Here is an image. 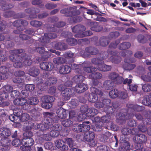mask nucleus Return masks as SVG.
<instances>
[{
    "mask_svg": "<svg viewBox=\"0 0 151 151\" xmlns=\"http://www.w3.org/2000/svg\"><path fill=\"white\" fill-rule=\"evenodd\" d=\"M124 137H122L120 138V140L121 143H122L123 147L126 150H129L130 147V145L129 142L128 141L129 140V137L125 138Z\"/></svg>",
    "mask_w": 151,
    "mask_h": 151,
    "instance_id": "5701e85b",
    "label": "nucleus"
},
{
    "mask_svg": "<svg viewBox=\"0 0 151 151\" xmlns=\"http://www.w3.org/2000/svg\"><path fill=\"white\" fill-rule=\"evenodd\" d=\"M132 80L131 79H128L126 78L123 81V84H127L128 85L129 89L132 91H137V85L132 84H130L132 82Z\"/></svg>",
    "mask_w": 151,
    "mask_h": 151,
    "instance_id": "412c9836",
    "label": "nucleus"
},
{
    "mask_svg": "<svg viewBox=\"0 0 151 151\" xmlns=\"http://www.w3.org/2000/svg\"><path fill=\"white\" fill-rule=\"evenodd\" d=\"M119 116V119L121 120H125L129 119L131 117L130 114H129L127 111L120 113Z\"/></svg>",
    "mask_w": 151,
    "mask_h": 151,
    "instance_id": "58836bf2",
    "label": "nucleus"
},
{
    "mask_svg": "<svg viewBox=\"0 0 151 151\" xmlns=\"http://www.w3.org/2000/svg\"><path fill=\"white\" fill-rule=\"evenodd\" d=\"M124 61L126 63L123 65L124 68L126 70H130L134 69L136 67V65L134 64H130L127 62V60L125 59Z\"/></svg>",
    "mask_w": 151,
    "mask_h": 151,
    "instance_id": "f704fd0d",
    "label": "nucleus"
},
{
    "mask_svg": "<svg viewBox=\"0 0 151 151\" xmlns=\"http://www.w3.org/2000/svg\"><path fill=\"white\" fill-rule=\"evenodd\" d=\"M85 51L86 52H81V54L83 55V57L86 58H89L90 55H96L98 54L99 52L97 48L93 46L86 47Z\"/></svg>",
    "mask_w": 151,
    "mask_h": 151,
    "instance_id": "423d86ee",
    "label": "nucleus"
},
{
    "mask_svg": "<svg viewBox=\"0 0 151 151\" xmlns=\"http://www.w3.org/2000/svg\"><path fill=\"white\" fill-rule=\"evenodd\" d=\"M109 42L110 41L108 37L105 36H103L99 39V45L105 47L109 44Z\"/></svg>",
    "mask_w": 151,
    "mask_h": 151,
    "instance_id": "cd10ccee",
    "label": "nucleus"
},
{
    "mask_svg": "<svg viewBox=\"0 0 151 151\" xmlns=\"http://www.w3.org/2000/svg\"><path fill=\"white\" fill-rule=\"evenodd\" d=\"M131 46L130 43L128 42H124L120 44L118 46L120 50H125L129 48Z\"/></svg>",
    "mask_w": 151,
    "mask_h": 151,
    "instance_id": "ea45409f",
    "label": "nucleus"
},
{
    "mask_svg": "<svg viewBox=\"0 0 151 151\" xmlns=\"http://www.w3.org/2000/svg\"><path fill=\"white\" fill-rule=\"evenodd\" d=\"M111 135V133L106 131L104 134L101 135L100 139L101 141L102 142H107L109 140V138Z\"/></svg>",
    "mask_w": 151,
    "mask_h": 151,
    "instance_id": "2f4dec72",
    "label": "nucleus"
},
{
    "mask_svg": "<svg viewBox=\"0 0 151 151\" xmlns=\"http://www.w3.org/2000/svg\"><path fill=\"white\" fill-rule=\"evenodd\" d=\"M98 112V110L93 107H91L88 109V111L87 113V116L88 117H92L97 114Z\"/></svg>",
    "mask_w": 151,
    "mask_h": 151,
    "instance_id": "72a5a7b5",
    "label": "nucleus"
},
{
    "mask_svg": "<svg viewBox=\"0 0 151 151\" xmlns=\"http://www.w3.org/2000/svg\"><path fill=\"white\" fill-rule=\"evenodd\" d=\"M54 47L55 49L60 51L64 50L68 48V46L67 44L63 42H60L56 43L55 44Z\"/></svg>",
    "mask_w": 151,
    "mask_h": 151,
    "instance_id": "a878e982",
    "label": "nucleus"
},
{
    "mask_svg": "<svg viewBox=\"0 0 151 151\" xmlns=\"http://www.w3.org/2000/svg\"><path fill=\"white\" fill-rule=\"evenodd\" d=\"M109 147L106 145H100L97 147L98 151H109Z\"/></svg>",
    "mask_w": 151,
    "mask_h": 151,
    "instance_id": "774afa93",
    "label": "nucleus"
},
{
    "mask_svg": "<svg viewBox=\"0 0 151 151\" xmlns=\"http://www.w3.org/2000/svg\"><path fill=\"white\" fill-rule=\"evenodd\" d=\"M60 13L64 14V16L67 17H70L78 15L80 14L79 10L75 9L72 7L65 8L61 9Z\"/></svg>",
    "mask_w": 151,
    "mask_h": 151,
    "instance_id": "39448f33",
    "label": "nucleus"
},
{
    "mask_svg": "<svg viewBox=\"0 0 151 151\" xmlns=\"http://www.w3.org/2000/svg\"><path fill=\"white\" fill-rule=\"evenodd\" d=\"M114 84L111 80H106L103 83V87L106 90H109L114 87Z\"/></svg>",
    "mask_w": 151,
    "mask_h": 151,
    "instance_id": "c85d7f7f",
    "label": "nucleus"
},
{
    "mask_svg": "<svg viewBox=\"0 0 151 151\" xmlns=\"http://www.w3.org/2000/svg\"><path fill=\"white\" fill-rule=\"evenodd\" d=\"M119 42L120 41L119 40H116L115 41L111 42L109 45V48L106 52L107 54H110L111 55H117L118 52L117 51H113L111 50V49L113 48L115 49L116 48Z\"/></svg>",
    "mask_w": 151,
    "mask_h": 151,
    "instance_id": "9b49d317",
    "label": "nucleus"
},
{
    "mask_svg": "<svg viewBox=\"0 0 151 151\" xmlns=\"http://www.w3.org/2000/svg\"><path fill=\"white\" fill-rule=\"evenodd\" d=\"M88 24L91 26V30L99 32L103 29L102 26L100 25L97 22H88Z\"/></svg>",
    "mask_w": 151,
    "mask_h": 151,
    "instance_id": "f8f14e48",
    "label": "nucleus"
},
{
    "mask_svg": "<svg viewBox=\"0 0 151 151\" xmlns=\"http://www.w3.org/2000/svg\"><path fill=\"white\" fill-rule=\"evenodd\" d=\"M56 147L62 151L67 150L68 148L65 144V142L62 139L58 140L55 143Z\"/></svg>",
    "mask_w": 151,
    "mask_h": 151,
    "instance_id": "a211bd4d",
    "label": "nucleus"
},
{
    "mask_svg": "<svg viewBox=\"0 0 151 151\" xmlns=\"http://www.w3.org/2000/svg\"><path fill=\"white\" fill-rule=\"evenodd\" d=\"M13 113L17 116V118L20 119L23 113L21 109H16L13 111Z\"/></svg>",
    "mask_w": 151,
    "mask_h": 151,
    "instance_id": "13d9d810",
    "label": "nucleus"
},
{
    "mask_svg": "<svg viewBox=\"0 0 151 151\" xmlns=\"http://www.w3.org/2000/svg\"><path fill=\"white\" fill-rule=\"evenodd\" d=\"M134 137L133 139L135 143L137 144V145L140 146L142 148H144L143 143H145L147 141V137L143 134H136Z\"/></svg>",
    "mask_w": 151,
    "mask_h": 151,
    "instance_id": "0eeeda50",
    "label": "nucleus"
},
{
    "mask_svg": "<svg viewBox=\"0 0 151 151\" xmlns=\"http://www.w3.org/2000/svg\"><path fill=\"white\" fill-rule=\"evenodd\" d=\"M0 134L5 139L11 135V132L9 128L3 127L0 128Z\"/></svg>",
    "mask_w": 151,
    "mask_h": 151,
    "instance_id": "aec40b11",
    "label": "nucleus"
},
{
    "mask_svg": "<svg viewBox=\"0 0 151 151\" xmlns=\"http://www.w3.org/2000/svg\"><path fill=\"white\" fill-rule=\"evenodd\" d=\"M112 55L110 57V59L112 63H118L121 61V58L120 56L116 55Z\"/></svg>",
    "mask_w": 151,
    "mask_h": 151,
    "instance_id": "a18cd8bd",
    "label": "nucleus"
},
{
    "mask_svg": "<svg viewBox=\"0 0 151 151\" xmlns=\"http://www.w3.org/2000/svg\"><path fill=\"white\" fill-rule=\"evenodd\" d=\"M85 29V27L81 24L76 25L73 27L72 29L73 32L76 33H81L84 31Z\"/></svg>",
    "mask_w": 151,
    "mask_h": 151,
    "instance_id": "b1692460",
    "label": "nucleus"
},
{
    "mask_svg": "<svg viewBox=\"0 0 151 151\" xmlns=\"http://www.w3.org/2000/svg\"><path fill=\"white\" fill-rule=\"evenodd\" d=\"M84 73L82 74H76L73 78V81L77 84L82 83L84 79Z\"/></svg>",
    "mask_w": 151,
    "mask_h": 151,
    "instance_id": "393cba45",
    "label": "nucleus"
},
{
    "mask_svg": "<svg viewBox=\"0 0 151 151\" xmlns=\"http://www.w3.org/2000/svg\"><path fill=\"white\" fill-rule=\"evenodd\" d=\"M88 88V86L87 84L83 83L77 84L75 86V91L77 93H81L84 92Z\"/></svg>",
    "mask_w": 151,
    "mask_h": 151,
    "instance_id": "ddd939ff",
    "label": "nucleus"
},
{
    "mask_svg": "<svg viewBox=\"0 0 151 151\" xmlns=\"http://www.w3.org/2000/svg\"><path fill=\"white\" fill-rule=\"evenodd\" d=\"M23 145L20 147V149L23 151H31V146L34 144V141L32 138L23 139Z\"/></svg>",
    "mask_w": 151,
    "mask_h": 151,
    "instance_id": "20e7f679",
    "label": "nucleus"
},
{
    "mask_svg": "<svg viewBox=\"0 0 151 151\" xmlns=\"http://www.w3.org/2000/svg\"><path fill=\"white\" fill-rule=\"evenodd\" d=\"M50 74L48 73H44L43 75V78H46L48 79L46 81V84L47 85L51 86L52 85L55 84L57 81V78L54 77H49Z\"/></svg>",
    "mask_w": 151,
    "mask_h": 151,
    "instance_id": "dca6fc26",
    "label": "nucleus"
},
{
    "mask_svg": "<svg viewBox=\"0 0 151 151\" xmlns=\"http://www.w3.org/2000/svg\"><path fill=\"white\" fill-rule=\"evenodd\" d=\"M89 78L94 80L99 79L102 77V75L99 72H95L90 74L89 76Z\"/></svg>",
    "mask_w": 151,
    "mask_h": 151,
    "instance_id": "a19ab883",
    "label": "nucleus"
},
{
    "mask_svg": "<svg viewBox=\"0 0 151 151\" xmlns=\"http://www.w3.org/2000/svg\"><path fill=\"white\" fill-rule=\"evenodd\" d=\"M142 104L145 106L151 107V96H146L142 100Z\"/></svg>",
    "mask_w": 151,
    "mask_h": 151,
    "instance_id": "e433bc0d",
    "label": "nucleus"
},
{
    "mask_svg": "<svg viewBox=\"0 0 151 151\" xmlns=\"http://www.w3.org/2000/svg\"><path fill=\"white\" fill-rule=\"evenodd\" d=\"M137 40L138 42L140 43H146L147 41V39L143 35H139L137 37Z\"/></svg>",
    "mask_w": 151,
    "mask_h": 151,
    "instance_id": "5fc2aeb1",
    "label": "nucleus"
},
{
    "mask_svg": "<svg viewBox=\"0 0 151 151\" xmlns=\"http://www.w3.org/2000/svg\"><path fill=\"white\" fill-rule=\"evenodd\" d=\"M10 4H8L6 1L4 0L2 4L0 6V9L3 11L7 10L13 7V6L12 5L11 7H10Z\"/></svg>",
    "mask_w": 151,
    "mask_h": 151,
    "instance_id": "8fccbe9b",
    "label": "nucleus"
},
{
    "mask_svg": "<svg viewBox=\"0 0 151 151\" xmlns=\"http://www.w3.org/2000/svg\"><path fill=\"white\" fill-rule=\"evenodd\" d=\"M90 122L89 121L84 122L81 124V132H84L88 131L91 128Z\"/></svg>",
    "mask_w": 151,
    "mask_h": 151,
    "instance_id": "7c9ffc66",
    "label": "nucleus"
},
{
    "mask_svg": "<svg viewBox=\"0 0 151 151\" xmlns=\"http://www.w3.org/2000/svg\"><path fill=\"white\" fill-rule=\"evenodd\" d=\"M40 68L43 70L48 71L51 70L54 68L52 63L50 62H43L40 64Z\"/></svg>",
    "mask_w": 151,
    "mask_h": 151,
    "instance_id": "f3484780",
    "label": "nucleus"
},
{
    "mask_svg": "<svg viewBox=\"0 0 151 151\" xmlns=\"http://www.w3.org/2000/svg\"><path fill=\"white\" fill-rule=\"evenodd\" d=\"M52 104L51 103H48L47 102H44L42 101L41 104L42 107L44 109H49L52 107Z\"/></svg>",
    "mask_w": 151,
    "mask_h": 151,
    "instance_id": "0e129e2a",
    "label": "nucleus"
},
{
    "mask_svg": "<svg viewBox=\"0 0 151 151\" xmlns=\"http://www.w3.org/2000/svg\"><path fill=\"white\" fill-rule=\"evenodd\" d=\"M39 70L35 67H33L31 68L28 71L29 75L33 77L39 75Z\"/></svg>",
    "mask_w": 151,
    "mask_h": 151,
    "instance_id": "c756f323",
    "label": "nucleus"
},
{
    "mask_svg": "<svg viewBox=\"0 0 151 151\" xmlns=\"http://www.w3.org/2000/svg\"><path fill=\"white\" fill-rule=\"evenodd\" d=\"M24 52V50L21 49L10 51L9 59L14 62L13 66L14 67L19 68L23 65L28 66L31 65L32 61L30 56L27 55Z\"/></svg>",
    "mask_w": 151,
    "mask_h": 151,
    "instance_id": "f257e3e1",
    "label": "nucleus"
},
{
    "mask_svg": "<svg viewBox=\"0 0 151 151\" xmlns=\"http://www.w3.org/2000/svg\"><path fill=\"white\" fill-rule=\"evenodd\" d=\"M62 97L64 101L68 100L72 94V88H67L65 91H63L62 93Z\"/></svg>",
    "mask_w": 151,
    "mask_h": 151,
    "instance_id": "6ab92c4d",
    "label": "nucleus"
},
{
    "mask_svg": "<svg viewBox=\"0 0 151 151\" xmlns=\"http://www.w3.org/2000/svg\"><path fill=\"white\" fill-rule=\"evenodd\" d=\"M81 124H75L72 127V130L77 133L81 132Z\"/></svg>",
    "mask_w": 151,
    "mask_h": 151,
    "instance_id": "603ef678",
    "label": "nucleus"
},
{
    "mask_svg": "<svg viewBox=\"0 0 151 151\" xmlns=\"http://www.w3.org/2000/svg\"><path fill=\"white\" fill-rule=\"evenodd\" d=\"M55 100V98L50 96H45L42 98V101L52 103Z\"/></svg>",
    "mask_w": 151,
    "mask_h": 151,
    "instance_id": "79ce46f5",
    "label": "nucleus"
},
{
    "mask_svg": "<svg viewBox=\"0 0 151 151\" xmlns=\"http://www.w3.org/2000/svg\"><path fill=\"white\" fill-rule=\"evenodd\" d=\"M57 116L60 119H64L67 117L68 115V111L62 107L59 108L56 111Z\"/></svg>",
    "mask_w": 151,
    "mask_h": 151,
    "instance_id": "2eb2a0df",
    "label": "nucleus"
},
{
    "mask_svg": "<svg viewBox=\"0 0 151 151\" xmlns=\"http://www.w3.org/2000/svg\"><path fill=\"white\" fill-rule=\"evenodd\" d=\"M111 67L110 65L104 64V63L97 68V69L102 71H107L110 70Z\"/></svg>",
    "mask_w": 151,
    "mask_h": 151,
    "instance_id": "37998d69",
    "label": "nucleus"
},
{
    "mask_svg": "<svg viewBox=\"0 0 151 151\" xmlns=\"http://www.w3.org/2000/svg\"><path fill=\"white\" fill-rule=\"evenodd\" d=\"M64 139L70 147H72L73 146L74 141L72 138L65 137Z\"/></svg>",
    "mask_w": 151,
    "mask_h": 151,
    "instance_id": "6e6d98bb",
    "label": "nucleus"
},
{
    "mask_svg": "<svg viewBox=\"0 0 151 151\" xmlns=\"http://www.w3.org/2000/svg\"><path fill=\"white\" fill-rule=\"evenodd\" d=\"M53 62L57 64H60L64 63L66 61V59L65 58L59 57L55 58L53 59Z\"/></svg>",
    "mask_w": 151,
    "mask_h": 151,
    "instance_id": "09e8293b",
    "label": "nucleus"
},
{
    "mask_svg": "<svg viewBox=\"0 0 151 151\" xmlns=\"http://www.w3.org/2000/svg\"><path fill=\"white\" fill-rule=\"evenodd\" d=\"M25 12L28 13H38L40 12V9L36 8H30L25 10Z\"/></svg>",
    "mask_w": 151,
    "mask_h": 151,
    "instance_id": "4d7b16f0",
    "label": "nucleus"
},
{
    "mask_svg": "<svg viewBox=\"0 0 151 151\" xmlns=\"http://www.w3.org/2000/svg\"><path fill=\"white\" fill-rule=\"evenodd\" d=\"M15 14L14 12L9 11L4 12L3 14V16L5 18H9L14 16Z\"/></svg>",
    "mask_w": 151,
    "mask_h": 151,
    "instance_id": "680f3d73",
    "label": "nucleus"
},
{
    "mask_svg": "<svg viewBox=\"0 0 151 151\" xmlns=\"http://www.w3.org/2000/svg\"><path fill=\"white\" fill-rule=\"evenodd\" d=\"M127 106L128 108V110H130L132 112L133 111H140L144 110L145 107L138 105H133L132 104H127Z\"/></svg>",
    "mask_w": 151,
    "mask_h": 151,
    "instance_id": "4468645a",
    "label": "nucleus"
},
{
    "mask_svg": "<svg viewBox=\"0 0 151 151\" xmlns=\"http://www.w3.org/2000/svg\"><path fill=\"white\" fill-rule=\"evenodd\" d=\"M54 113L52 112H45L43 113L44 119V124L40 123L37 127L38 129H40L42 132L48 130L52 127V125L54 123H57L58 119L56 116L54 115Z\"/></svg>",
    "mask_w": 151,
    "mask_h": 151,
    "instance_id": "f03ea898",
    "label": "nucleus"
},
{
    "mask_svg": "<svg viewBox=\"0 0 151 151\" xmlns=\"http://www.w3.org/2000/svg\"><path fill=\"white\" fill-rule=\"evenodd\" d=\"M30 24L32 26L36 27H39L42 25V23L41 22L35 20L31 21Z\"/></svg>",
    "mask_w": 151,
    "mask_h": 151,
    "instance_id": "052dcab7",
    "label": "nucleus"
},
{
    "mask_svg": "<svg viewBox=\"0 0 151 151\" xmlns=\"http://www.w3.org/2000/svg\"><path fill=\"white\" fill-rule=\"evenodd\" d=\"M39 100L37 97H32L28 99V103L29 104L32 105H35L38 104Z\"/></svg>",
    "mask_w": 151,
    "mask_h": 151,
    "instance_id": "c03bdc74",
    "label": "nucleus"
},
{
    "mask_svg": "<svg viewBox=\"0 0 151 151\" xmlns=\"http://www.w3.org/2000/svg\"><path fill=\"white\" fill-rule=\"evenodd\" d=\"M88 106L87 104L82 106L81 107V112L83 114H86L87 116V113L88 111Z\"/></svg>",
    "mask_w": 151,
    "mask_h": 151,
    "instance_id": "69168bd1",
    "label": "nucleus"
},
{
    "mask_svg": "<svg viewBox=\"0 0 151 151\" xmlns=\"http://www.w3.org/2000/svg\"><path fill=\"white\" fill-rule=\"evenodd\" d=\"M38 41L42 43H48L50 42V40L48 36H46L45 33L44 36H41L39 38Z\"/></svg>",
    "mask_w": 151,
    "mask_h": 151,
    "instance_id": "3c124183",
    "label": "nucleus"
},
{
    "mask_svg": "<svg viewBox=\"0 0 151 151\" xmlns=\"http://www.w3.org/2000/svg\"><path fill=\"white\" fill-rule=\"evenodd\" d=\"M62 125L65 127H69L71 126L73 124V122L69 119L63 120L61 122Z\"/></svg>",
    "mask_w": 151,
    "mask_h": 151,
    "instance_id": "864d4df0",
    "label": "nucleus"
},
{
    "mask_svg": "<svg viewBox=\"0 0 151 151\" xmlns=\"http://www.w3.org/2000/svg\"><path fill=\"white\" fill-rule=\"evenodd\" d=\"M0 73L3 75L4 80L6 79L9 75V68L5 65L1 66L0 67Z\"/></svg>",
    "mask_w": 151,
    "mask_h": 151,
    "instance_id": "4be33fe9",
    "label": "nucleus"
},
{
    "mask_svg": "<svg viewBox=\"0 0 151 151\" xmlns=\"http://www.w3.org/2000/svg\"><path fill=\"white\" fill-rule=\"evenodd\" d=\"M71 71V68L68 65L61 66L59 69L60 73L62 74L68 73Z\"/></svg>",
    "mask_w": 151,
    "mask_h": 151,
    "instance_id": "bb28decb",
    "label": "nucleus"
},
{
    "mask_svg": "<svg viewBox=\"0 0 151 151\" xmlns=\"http://www.w3.org/2000/svg\"><path fill=\"white\" fill-rule=\"evenodd\" d=\"M109 95L111 98L114 99L119 96V92L117 89L114 88L109 91Z\"/></svg>",
    "mask_w": 151,
    "mask_h": 151,
    "instance_id": "c9c22d12",
    "label": "nucleus"
},
{
    "mask_svg": "<svg viewBox=\"0 0 151 151\" xmlns=\"http://www.w3.org/2000/svg\"><path fill=\"white\" fill-rule=\"evenodd\" d=\"M69 104L71 107L75 108L78 104V102L77 99H72L69 102Z\"/></svg>",
    "mask_w": 151,
    "mask_h": 151,
    "instance_id": "bf43d9fd",
    "label": "nucleus"
},
{
    "mask_svg": "<svg viewBox=\"0 0 151 151\" xmlns=\"http://www.w3.org/2000/svg\"><path fill=\"white\" fill-rule=\"evenodd\" d=\"M142 88L144 92H148L151 90V86L148 84H145L142 86Z\"/></svg>",
    "mask_w": 151,
    "mask_h": 151,
    "instance_id": "338daca9",
    "label": "nucleus"
},
{
    "mask_svg": "<svg viewBox=\"0 0 151 151\" xmlns=\"http://www.w3.org/2000/svg\"><path fill=\"white\" fill-rule=\"evenodd\" d=\"M104 110L107 114H111L114 113L115 110L114 108H113L112 106H109L106 107L104 108Z\"/></svg>",
    "mask_w": 151,
    "mask_h": 151,
    "instance_id": "e2e57ef3",
    "label": "nucleus"
},
{
    "mask_svg": "<svg viewBox=\"0 0 151 151\" xmlns=\"http://www.w3.org/2000/svg\"><path fill=\"white\" fill-rule=\"evenodd\" d=\"M67 43L70 46H74L76 45L78 43L77 40L74 38H68L66 39Z\"/></svg>",
    "mask_w": 151,
    "mask_h": 151,
    "instance_id": "49530a36",
    "label": "nucleus"
},
{
    "mask_svg": "<svg viewBox=\"0 0 151 151\" xmlns=\"http://www.w3.org/2000/svg\"><path fill=\"white\" fill-rule=\"evenodd\" d=\"M108 56L106 52H104L103 54L97 56L91 59V63L97 66V68L103 64L104 63L103 60L106 58Z\"/></svg>",
    "mask_w": 151,
    "mask_h": 151,
    "instance_id": "6e6552de",
    "label": "nucleus"
},
{
    "mask_svg": "<svg viewBox=\"0 0 151 151\" xmlns=\"http://www.w3.org/2000/svg\"><path fill=\"white\" fill-rule=\"evenodd\" d=\"M72 66V68L75 70V72L76 74H82L84 73V71L82 70V65H77L74 64Z\"/></svg>",
    "mask_w": 151,
    "mask_h": 151,
    "instance_id": "473e14b6",
    "label": "nucleus"
},
{
    "mask_svg": "<svg viewBox=\"0 0 151 151\" xmlns=\"http://www.w3.org/2000/svg\"><path fill=\"white\" fill-rule=\"evenodd\" d=\"M95 134L93 132L89 131V135L84 133L83 137V139L88 142V145L91 147H93L96 145V142L95 141Z\"/></svg>",
    "mask_w": 151,
    "mask_h": 151,
    "instance_id": "1a4fd4ad",
    "label": "nucleus"
},
{
    "mask_svg": "<svg viewBox=\"0 0 151 151\" xmlns=\"http://www.w3.org/2000/svg\"><path fill=\"white\" fill-rule=\"evenodd\" d=\"M82 70L88 73H92L96 71V69L95 67L93 66L86 67L84 64H82Z\"/></svg>",
    "mask_w": 151,
    "mask_h": 151,
    "instance_id": "4c0bfd02",
    "label": "nucleus"
},
{
    "mask_svg": "<svg viewBox=\"0 0 151 151\" xmlns=\"http://www.w3.org/2000/svg\"><path fill=\"white\" fill-rule=\"evenodd\" d=\"M19 102L20 103V106H23V108H24L25 109L28 110L29 109L28 106L29 104L27 103V100L25 99L22 98H20Z\"/></svg>",
    "mask_w": 151,
    "mask_h": 151,
    "instance_id": "de8ad7c7",
    "label": "nucleus"
},
{
    "mask_svg": "<svg viewBox=\"0 0 151 151\" xmlns=\"http://www.w3.org/2000/svg\"><path fill=\"white\" fill-rule=\"evenodd\" d=\"M91 93L88 96V101L91 103H95L98 100V95L102 96L103 94L101 91L93 87L91 88Z\"/></svg>",
    "mask_w": 151,
    "mask_h": 151,
    "instance_id": "7ed1b4c3",
    "label": "nucleus"
},
{
    "mask_svg": "<svg viewBox=\"0 0 151 151\" xmlns=\"http://www.w3.org/2000/svg\"><path fill=\"white\" fill-rule=\"evenodd\" d=\"M121 132L122 134L120 138H122V136L126 138L128 137V135L131 134L132 135H134L138 133V130L137 129L135 128H133L132 129L129 128H123L121 130Z\"/></svg>",
    "mask_w": 151,
    "mask_h": 151,
    "instance_id": "9d476101",
    "label": "nucleus"
}]
</instances>
